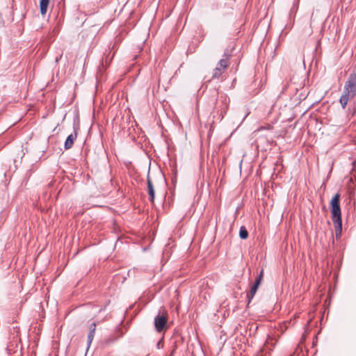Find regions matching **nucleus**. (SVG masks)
I'll return each mask as SVG.
<instances>
[{"label": "nucleus", "mask_w": 356, "mask_h": 356, "mask_svg": "<svg viewBox=\"0 0 356 356\" xmlns=\"http://www.w3.org/2000/svg\"><path fill=\"white\" fill-rule=\"evenodd\" d=\"M340 195L337 193L330 202L332 219L334 224L336 236H341L342 230V220L341 208L339 204Z\"/></svg>", "instance_id": "nucleus-1"}, {"label": "nucleus", "mask_w": 356, "mask_h": 356, "mask_svg": "<svg viewBox=\"0 0 356 356\" xmlns=\"http://www.w3.org/2000/svg\"><path fill=\"white\" fill-rule=\"evenodd\" d=\"M229 104V98L224 94H222L218 96L216 105L214 107V110L216 111L218 114H219V119L222 120L226 114Z\"/></svg>", "instance_id": "nucleus-2"}, {"label": "nucleus", "mask_w": 356, "mask_h": 356, "mask_svg": "<svg viewBox=\"0 0 356 356\" xmlns=\"http://www.w3.org/2000/svg\"><path fill=\"white\" fill-rule=\"evenodd\" d=\"M231 56V53L227 51L223 55V58L220 59L217 64L216 68L213 71L212 79H219L224 73L225 69L229 65V58Z\"/></svg>", "instance_id": "nucleus-3"}, {"label": "nucleus", "mask_w": 356, "mask_h": 356, "mask_svg": "<svg viewBox=\"0 0 356 356\" xmlns=\"http://www.w3.org/2000/svg\"><path fill=\"white\" fill-rule=\"evenodd\" d=\"M276 343L277 339L275 337L268 336L264 347L257 353L256 356H270Z\"/></svg>", "instance_id": "nucleus-4"}, {"label": "nucleus", "mask_w": 356, "mask_h": 356, "mask_svg": "<svg viewBox=\"0 0 356 356\" xmlns=\"http://www.w3.org/2000/svg\"><path fill=\"white\" fill-rule=\"evenodd\" d=\"M168 313L165 311L159 312L154 318V327L158 332H161L166 327Z\"/></svg>", "instance_id": "nucleus-5"}, {"label": "nucleus", "mask_w": 356, "mask_h": 356, "mask_svg": "<svg viewBox=\"0 0 356 356\" xmlns=\"http://www.w3.org/2000/svg\"><path fill=\"white\" fill-rule=\"evenodd\" d=\"M147 192L149 195V200L151 202L153 203L154 200L155 193H154L153 183L149 176L147 177Z\"/></svg>", "instance_id": "nucleus-6"}, {"label": "nucleus", "mask_w": 356, "mask_h": 356, "mask_svg": "<svg viewBox=\"0 0 356 356\" xmlns=\"http://www.w3.org/2000/svg\"><path fill=\"white\" fill-rule=\"evenodd\" d=\"M77 134L76 131H74V134H70L69 135L65 142L64 147L65 149H69L72 147V145L74 143V141L76 138Z\"/></svg>", "instance_id": "nucleus-7"}, {"label": "nucleus", "mask_w": 356, "mask_h": 356, "mask_svg": "<svg viewBox=\"0 0 356 356\" xmlns=\"http://www.w3.org/2000/svg\"><path fill=\"white\" fill-rule=\"evenodd\" d=\"M259 286L258 282H254V284L252 286L250 291L247 294V298L248 300V304H249L251 301V300L254 296Z\"/></svg>", "instance_id": "nucleus-8"}, {"label": "nucleus", "mask_w": 356, "mask_h": 356, "mask_svg": "<svg viewBox=\"0 0 356 356\" xmlns=\"http://www.w3.org/2000/svg\"><path fill=\"white\" fill-rule=\"evenodd\" d=\"M95 330H96V323H91L89 327V334L88 335V346L90 345V343H92V341L93 340Z\"/></svg>", "instance_id": "nucleus-9"}, {"label": "nucleus", "mask_w": 356, "mask_h": 356, "mask_svg": "<svg viewBox=\"0 0 356 356\" xmlns=\"http://www.w3.org/2000/svg\"><path fill=\"white\" fill-rule=\"evenodd\" d=\"M49 3V0H40V13L42 15H44L47 13Z\"/></svg>", "instance_id": "nucleus-10"}, {"label": "nucleus", "mask_w": 356, "mask_h": 356, "mask_svg": "<svg viewBox=\"0 0 356 356\" xmlns=\"http://www.w3.org/2000/svg\"><path fill=\"white\" fill-rule=\"evenodd\" d=\"M239 236L242 239H246L248 236V232L247 231L245 227L243 226L240 228Z\"/></svg>", "instance_id": "nucleus-11"}, {"label": "nucleus", "mask_w": 356, "mask_h": 356, "mask_svg": "<svg viewBox=\"0 0 356 356\" xmlns=\"http://www.w3.org/2000/svg\"><path fill=\"white\" fill-rule=\"evenodd\" d=\"M263 277H264V271L263 270H261L257 277V278L256 279V280L254 282H259V284L260 285L261 284V282L263 279Z\"/></svg>", "instance_id": "nucleus-12"}, {"label": "nucleus", "mask_w": 356, "mask_h": 356, "mask_svg": "<svg viewBox=\"0 0 356 356\" xmlns=\"http://www.w3.org/2000/svg\"><path fill=\"white\" fill-rule=\"evenodd\" d=\"M61 56H60V57H57V58H56V63H58V62L59 61V60L60 59Z\"/></svg>", "instance_id": "nucleus-13"}, {"label": "nucleus", "mask_w": 356, "mask_h": 356, "mask_svg": "<svg viewBox=\"0 0 356 356\" xmlns=\"http://www.w3.org/2000/svg\"><path fill=\"white\" fill-rule=\"evenodd\" d=\"M286 87V86H285L284 88H283L282 92H284V90H285Z\"/></svg>", "instance_id": "nucleus-14"}]
</instances>
